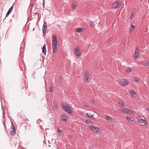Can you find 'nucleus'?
Wrapping results in <instances>:
<instances>
[{"label":"nucleus","instance_id":"37","mask_svg":"<svg viewBox=\"0 0 149 149\" xmlns=\"http://www.w3.org/2000/svg\"><path fill=\"white\" fill-rule=\"evenodd\" d=\"M90 24L91 27H92L93 26V24L92 22H91L89 23Z\"/></svg>","mask_w":149,"mask_h":149},{"label":"nucleus","instance_id":"25","mask_svg":"<svg viewBox=\"0 0 149 149\" xmlns=\"http://www.w3.org/2000/svg\"><path fill=\"white\" fill-rule=\"evenodd\" d=\"M133 80L134 81H139V79L137 77H135L133 78Z\"/></svg>","mask_w":149,"mask_h":149},{"label":"nucleus","instance_id":"26","mask_svg":"<svg viewBox=\"0 0 149 149\" xmlns=\"http://www.w3.org/2000/svg\"><path fill=\"white\" fill-rule=\"evenodd\" d=\"M144 63L145 65L149 66V62L148 61H145Z\"/></svg>","mask_w":149,"mask_h":149},{"label":"nucleus","instance_id":"42","mask_svg":"<svg viewBox=\"0 0 149 149\" xmlns=\"http://www.w3.org/2000/svg\"><path fill=\"white\" fill-rule=\"evenodd\" d=\"M90 117H91L93 119H94V118L93 116V114H92L91 115V116Z\"/></svg>","mask_w":149,"mask_h":149},{"label":"nucleus","instance_id":"12","mask_svg":"<svg viewBox=\"0 0 149 149\" xmlns=\"http://www.w3.org/2000/svg\"><path fill=\"white\" fill-rule=\"evenodd\" d=\"M52 46L53 47H57V41H56V40H52Z\"/></svg>","mask_w":149,"mask_h":149},{"label":"nucleus","instance_id":"29","mask_svg":"<svg viewBox=\"0 0 149 149\" xmlns=\"http://www.w3.org/2000/svg\"><path fill=\"white\" fill-rule=\"evenodd\" d=\"M83 106L85 107H88V105L87 103H82Z\"/></svg>","mask_w":149,"mask_h":149},{"label":"nucleus","instance_id":"21","mask_svg":"<svg viewBox=\"0 0 149 149\" xmlns=\"http://www.w3.org/2000/svg\"><path fill=\"white\" fill-rule=\"evenodd\" d=\"M56 40V41H57L56 36L55 35H54L52 38V40Z\"/></svg>","mask_w":149,"mask_h":149},{"label":"nucleus","instance_id":"30","mask_svg":"<svg viewBox=\"0 0 149 149\" xmlns=\"http://www.w3.org/2000/svg\"><path fill=\"white\" fill-rule=\"evenodd\" d=\"M59 78L60 79V80L59 81V83H61L63 80L62 77L60 76V77H59Z\"/></svg>","mask_w":149,"mask_h":149},{"label":"nucleus","instance_id":"20","mask_svg":"<svg viewBox=\"0 0 149 149\" xmlns=\"http://www.w3.org/2000/svg\"><path fill=\"white\" fill-rule=\"evenodd\" d=\"M100 129L97 127L95 126L94 129V132H97L99 131Z\"/></svg>","mask_w":149,"mask_h":149},{"label":"nucleus","instance_id":"11","mask_svg":"<svg viewBox=\"0 0 149 149\" xmlns=\"http://www.w3.org/2000/svg\"><path fill=\"white\" fill-rule=\"evenodd\" d=\"M120 111L124 113H128V108H122L121 109Z\"/></svg>","mask_w":149,"mask_h":149},{"label":"nucleus","instance_id":"8","mask_svg":"<svg viewBox=\"0 0 149 149\" xmlns=\"http://www.w3.org/2000/svg\"><path fill=\"white\" fill-rule=\"evenodd\" d=\"M10 132L11 135H14L16 134V130L15 128L12 127V129L10 130Z\"/></svg>","mask_w":149,"mask_h":149},{"label":"nucleus","instance_id":"34","mask_svg":"<svg viewBox=\"0 0 149 149\" xmlns=\"http://www.w3.org/2000/svg\"><path fill=\"white\" fill-rule=\"evenodd\" d=\"M13 6H12L9 9V10H8L10 12H11L13 10Z\"/></svg>","mask_w":149,"mask_h":149},{"label":"nucleus","instance_id":"45","mask_svg":"<svg viewBox=\"0 0 149 149\" xmlns=\"http://www.w3.org/2000/svg\"><path fill=\"white\" fill-rule=\"evenodd\" d=\"M147 110H148V111L149 112V108H147Z\"/></svg>","mask_w":149,"mask_h":149},{"label":"nucleus","instance_id":"7","mask_svg":"<svg viewBox=\"0 0 149 149\" xmlns=\"http://www.w3.org/2000/svg\"><path fill=\"white\" fill-rule=\"evenodd\" d=\"M121 82L122 84V85L123 86H127L128 85L129 82L128 81L125 79H123L121 81Z\"/></svg>","mask_w":149,"mask_h":149},{"label":"nucleus","instance_id":"17","mask_svg":"<svg viewBox=\"0 0 149 149\" xmlns=\"http://www.w3.org/2000/svg\"><path fill=\"white\" fill-rule=\"evenodd\" d=\"M57 129L58 131V133L60 135L63 134V132L62 131L60 130V128L59 127H58Z\"/></svg>","mask_w":149,"mask_h":149},{"label":"nucleus","instance_id":"40","mask_svg":"<svg viewBox=\"0 0 149 149\" xmlns=\"http://www.w3.org/2000/svg\"><path fill=\"white\" fill-rule=\"evenodd\" d=\"M45 0H43V6L44 8V4H45Z\"/></svg>","mask_w":149,"mask_h":149},{"label":"nucleus","instance_id":"39","mask_svg":"<svg viewBox=\"0 0 149 149\" xmlns=\"http://www.w3.org/2000/svg\"><path fill=\"white\" fill-rule=\"evenodd\" d=\"M54 107L56 109H58V106L56 104L54 105Z\"/></svg>","mask_w":149,"mask_h":149},{"label":"nucleus","instance_id":"14","mask_svg":"<svg viewBox=\"0 0 149 149\" xmlns=\"http://www.w3.org/2000/svg\"><path fill=\"white\" fill-rule=\"evenodd\" d=\"M61 119L62 121H66L67 120V118L66 116L63 115L61 116Z\"/></svg>","mask_w":149,"mask_h":149},{"label":"nucleus","instance_id":"43","mask_svg":"<svg viewBox=\"0 0 149 149\" xmlns=\"http://www.w3.org/2000/svg\"><path fill=\"white\" fill-rule=\"evenodd\" d=\"M131 27L133 29H134L135 28L134 26V25H132Z\"/></svg>","mask_w":149,"mask_h":149},{"label":"nucleus","instance_id":"1","mask_svg":"<svg viewBox=\"0 0 149 149\" xmlns=\"http://www.w3.org/2000/svg\"><path fill=\"white\" fill-rule=\"evenodd\" d=\"M62 109L65 111L69 113L70 114H71L72 111L70 108V106L68 104H66L63 105L62 107Z\"/></svg>","mask_w":149,"mask_h":149},{"label":"nucleus","instance_id":"35","mask_svg":"<svg viewBox=\"0 0 149 149\" xmlns=\"http://www.w3.org/2000/svg\"><path fill=\"white\" fill-rule=\"evenodd\" d=\"M86 115L88 117H90L91 114L89 113H86Z\"/></svg>","mask_w":149,"mask_h":149},{"label":"nucleus","instance_id":"6","mask_svg":"<svg viewBox=\"0 0 149 149\" xmlns=\"http://www.w3.org/2000/svg\"><path fill=\"white\" fill-rule=\"evenodd\" d=\"M47 29V24L46 22H44L43 25L42 32L43 34L45 33Z\"/></svg>","mask_w":149,"mask_h":149},{"label":"nucleus","instance_id":"4","mask_svg":"<svg viewBox=\"0 0 149 149\" xmlns=\"http://www.w3.org/2000/svg\"><path fill=\"white\" fill-rule=\"evenodd\" d=\"M126 118L130 123H133L136 122L135 119L133 118H130L129 117H126Z\"/></svg>","mask_w":149,"mask_h":149},{"label":"nucleus","instance_id":"10","mask_svg":"<svg viewBox=\"0 0 149 149\" xmlns=\"http://www.w3.org/2000/svg\"><path fill=\"white\" fill-rule=\"evenodd\" d=\"M46 45L45 44H44L42 48V52L44 55H46L47 50L46 48Z\"/></svg>","mask_w":149,"mask_h":149},{"label":"nucleus","instance_id":"27","mask_svg":"<svg viewBox=\"0 0 149 149\" xmlns=\"http://www.w3.org/2000/svg\"><path fill=\"white\" fill-rule=\"evenodd\" d=\"M135 12H133V11H132V13L131 14V16H130V18L132 19V17H134V14H135Z\"/></svg>","mask_w":149,"mask_h":149},{"label":"nucleus","instance_id":"16","mask_svg":"<svg viewBox=\"0 0 149 149\" xmlns=\"http://www.w3.org/2000/svg\"><path fill=\"white\" fill-rule=\"evenodd\" d=\"M129 113L130 114H135L136 112L135 111H133L132 110L128 108V113Z\"/></svg>","mask_w":149,"mask_h":149},{"label":"nucleus","instance_id":"41","mask_svg":"<svg viewBox=\"0 0 149 149\" xmlns=\"http://www.w3.org/2000/svg\"><path fill=\"white\" fill-rule=\"evenodd\" d=\"M11 123H12V126H11V129H12V127H15L13 125V123H12V122H11Z\"/></svg>","mask_w":149,"mask_h":149},{"label":"nucleus","instance_id":"32","mask_svg":"<svg viewBox=\"0 0 149 149\" xmlns=\"http://www.w3.org/2000/svg\"><path fill=\"white\" fill-rule=\"evenodd\" d=\"M85 122L87 124H88L89 123H91V121L90 120L88 119L87 120H86Z\"/></svg>","mask_w":149,"mask_h":149},{"label":"nucleus","instance_id":"5","mask_svg":"<svg viewBox=\"0 0 149 149\" xmlns=\"http://www.w3.org/2000/svg\"><path fill=\"white\" fill-rule=\"evenodd\" d=\"M120 1L116 2L113 4V6L114 8H119L120 6V3H121Z\"/></svg>","mask_w":149,"mask_h":149},{"label":"nucleus","instance_id":"46","mask_svg":"<svg viewBox=\"0 0 149 149\" xmlns=\"http://www.w3.org/2000/svg\"><path fill=\"white\" fill-rule=\"evenodd\" d=\"M3 124H4V126H5V124H4V122L3 123Z\"/></svg>","mask_w":149,"mask_h":149},{"label":"nucleus","instance_id":"9","mask_svg":"<svg viewBox=\"0 0 149 149\" xmlns=\"http://www.w3.org/2000/svg\"><path fill=\"white\" fill-rule=\"evenodd\" d=\"M139 49L136 48L134 53V57L135 59H136L139 56Z\"/></svg>","mask_w":149,"mask_h":149},{"label":"nucleus","instance_id":"47","mask_svg":"<svg viewBox=\"0 0 149 149\" xmlns=\"http://www.w3.org/2000/svg\"><path fill=\"white\" fill-rule=\"evenodd\" d=\"M49 146V147H50L51 146H50V145H49V146Z\"/></svg>","mask_w":149,"mask_h":149},{"label":"nucleus","instance_id":"38","mask_svg":"<svg viewBox=\"0 0 149 149\" xmlns=\"http://www.w3.org/2000/svg\"><path fill=\"white\" fill-rule=\"evenodd\" d=\"M52 86L50 88V91L51 92H52L53 91V89H52Z\"/></svg>","mask_w":149,"mask_h":149},{"label":"nucleus","instance_id":"44","mask_svg":"<svg viewBox=\"0 0 149 149\" xmlns=\"http://www.w3.org/2000/svg\"><path fill=\"white\" fill-rule=\"evenodd\" d=\"M25 121H29V120H28V119L27 118H26L25 119Z\"/></svg>","mask_w":149,"mask_h":149},{"label":"nucleus","instance_id":"23","mask_svg":"<svg viewBox=\"0 0 149 149\" xmlns=\"http://www.w3.org/2000/svg\"><path fill=\"white\" fill-rule=\"evenodd\" d=\"M6 109L5 107H2V110H3V117H4L5 115V110Z\"/></svg>","mask_w":149,"mask_h":149},{"label":"nucleus","instance_id":"24","mask_svg":"<svg viewBox=\"0 0 149 149\" xmlns=\"http://www.w3.org/2000/svg\"><path fill=\"white\" fill-rule=\"evenodd\" d=\"M107 119V120L109 121V122H111L112 121V118H111L109 116H106Z\"/></svg>","mask_w":149,"mask_h":149},{"label":"nucleus","instance_id":"22","mask_svg":"<svg viewBox=\"0 0 149 149\" xmlns=\"http://www.w3.org/2000/svg\"><path fill=\"white\" fill-rule=\"evenodd\" d=\"M76 4V3L75 2H74L72 3V7L73 9H74L75 8Z\"/></svg>","mask_w":149,"mask_h":149},{"label":"nucleus","instance_id":"31","mask_svg":"<svg viewBox=\"0 0 149 149\" xmlns=\"http://www.w3.org/2000/svg\"><path fill=\"white\" fill-rule=\"evenodd\" d=\"M131 70L129 68H127L126 69V71L127 72V73H130L131 71Z\"/></svg>","mask_w":149,"mask_h":149},{"label":"nucleus","instance_id":"36","mask_svg":"<svg viewBox=\"0 0 149 149\" xmlns=\"http://www.w3.org/2000/svg\"><path fill=\"white\" fill-rule=\"evenodd\" d=\"M10 11H8L7 12L6 14V17H7L10 13Z\"/></svg>","mask_w":149,"mask_h":149},{"label":"nucleus","instance_id":"13","mask_svg":"<svg viewBox=\"0 0 149 149\" xmlns=\"http://www.w3.org/2000/svg\"><path fill=\"white\" fill-rule=\"evenodd\" d=\"M83 30V28L81 27L79 28L76 29V31L77 32L80 33Z\"/></svg>","mask_w":149,"mask_h":149},{"label":"nucleus","instance_id":"19","mask_svg":"<svg viewBox=\"0 0 149 149\" xmlns=\"http://www.w3.org/2000/svg\"><path fill=\"white\" fill-rule=\"evenodd\" d=\"M53 52L54 53L56 52L57 50V47H53Z\"/></svg>","mask_w":149,"mask_h":149},{"label":"nucleus","instance_id":"2","mask_svg":"<svg viewBox=\"0 0 149 149\" xmlns=\"http://www.w3.org/2000/svg\"><path fill=\"white\" fill-rule=\"evenodd\" d=\"M85 76L84 77V79L86 84H88L89 83L88 78L90 76V73L88 71H86L85 73Z\"/></svg>","mask_w":149,"mask_h":149},{"label":"nucleus","instance_id":"28","mask_svg":"<svg viewBox=\"0 0 149 149\" xmlns=\"http://www.w3.org/2000/svg\"><path fill=\"white\" fill-rule=\"evenodd\" d=\"M95 126H90L89 127V129L91 130H92L94 131V129L95 128Z\"/></svg>","mask_w":149,"mask_h":149},{"label":"nucleus","instance_id":"33","mask_svg":"<svg viewBox=\"0 0 149 149\" xmlns=\"http://www.w3.org/2000/svg\"><path fill=\"white\" fill-rule=\"evenodd\" d=\"M119 104H120V105L121 106V107H123L124 106V102H121L120 103H119Z\"/></svg>","mask_w":149,"mask_h":149},{"label":"nucleus","instance_id":"15","mask_svg":"<svg viewBox=\"0 0 149 149\" xmlns=\"http://www.w3.org/2000/svg\"><path fill=\"white\" fill-rule=\"evenodd\" d=\"M139 122L141 123H144L145 125L147 124V123L146 122V120L145 119H140L139 120Z\"/></svg>","mask_w":149,"mask_h":149},{"label":"nucleus","instance_id":"3","mask_svg":"<svg viewBox=\"0 0 149 149\" xmlns=\"http://www.w3.org/2000/svg\"><path fill=\"white\" fill-rule=\"evenodd\" d=\"M80 49L79 47L75 48L74 49V52L78 58H79L81 55V52L80 51Z\"/></svg>","mask_w":149,"mask_h":149},{"label":"nucleus","instance_id":"18","mask_svg":"<svg viewBox=\"0 0 149 149\" xmlns=\"http://www.w3.org/2000/svg\"><path fill=\"white\" fill-rule=\"evenodd\" d=\"M130 92L131 96H133L134 97V95H136V93L135 92L132 90H130Z\"/></svg>","mask_w":149,"mask_h":149}]
</instances>
